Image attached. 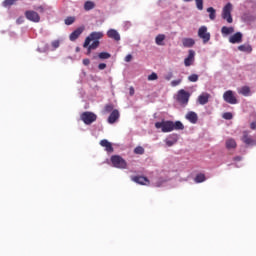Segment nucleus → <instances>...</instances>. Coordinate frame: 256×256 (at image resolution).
I'll list each match as a JSON object with an SVG mask.
<instances>
[{
	"label": "nucleus",
	"mask_w": 256,
	"mask_h": 256,
	"mask_svg": "<svg viewBox=\"0 0 256 256\" xmlns=\"http://www.w3.org/2000/svg\"><path fill=\"white\" fill-rule=\"evenodd\" d=\"M100 145L101 147H105V151H107V153H113V145L111 144V142H109V140H101Z\"/></svg>",
	"instance_id": "a211bd4d"
},
{
	"label": "nucleus",
	"mask_w": 256,
	"mask_h": 256,
	"mask_svg": "<svg viewBox=\"0 0 256 256\" xmlns=\"http://www.w3.org/2000/svg\"><path fill=\"white\" fill-rule=\"evenodd\" d=\"M186 119L190 121V123H193V111L187 113Z\"/></svg>",
	"instance_id": "58836bf2"
},
{
	"label": "nucleus",
	"mask_w": 256,
	"mask_h": 256,
	"mask_svg": "<svg viewBox=\"0 0 256 256\" xmlns=\"http://www.w3.org/2000/svg\"><path fill=\"white\" fill-rule=\"evenodd\" d=\"M242 41H243V34L241 32H236L235 34L229 37V43H232V45L241 43Z\"/></svg>",
	"instance_id": "9b49d317"
},
{
	"label": "nucleus",
	"mask_w": 256,
	"mask_h": 256,
	"mask_svg": "<svg viewBox=\"0 0 256 256\" xmlns=\"http://www.w3.org/2000/svg\"><path fill=\"white\" fill-rule=\"evenodd\" d=\"M82 63H83V65H85V67H87L88 65L91 64V60H89L88 58H85V59H83Z\"/></svg>",
	"instance_id": "c03bdc74"
},
{
	"label": "nucleus",
	"mask_w": 256,
	"mask_h": 256,
	"mask_svg": "<svg viewBox=\"0 0 256 256\" xmlns=\"http://www.w3.org/2000/svg\"><path fill=\"white\" fill-rule=\"evenodd\" d=\"M99 59H110L111 54L109 52H101L98 54Z\"/></svg>",
	"instance_id": "2f4dec72"
},
{
	"label": "nucleus",
	"mask_w": 256,
	"mask_h": 256,
	"mask_svg": "<svg viewBox=\"0 0 256 256\" xmlns=\"http://www.w3.org/2000/svg\"><path fill=\"white\" fill-rule=\"evenodd\" d=\"M65 25H73L75 23V17L69 16L64 20Z\"/></svg>",
	"instance_id": "7c9ffc66"
},
{
	"label": "nucleus",
	"mask_w": 256,
	"mask_h": 256,
	"mask_svg": "<svg viewBox=\"0 0 256 256\" xmlns=\"http://www.w3.org/2000/svg\"><path fill=\"white\" fill-rule=\"evenodd\" d=\"M158 79H159V76L155 72H153L151 75L148 76V81H157Z\"/></svg>",
	"instance_id": "c9c22d12"
},
{
	"label": "nucleus",
	"mask_w": 256,
	"mask_h": 256,
	"mask_svg": "<svg viewBox=\"0 0 256 256\" xmlns=\"http://www.w3.org/2000/svg\"><path fill=\"white\" fill-rule=\"evenodd\" d=\"M98 69H99L100 71H103V69H107V64H105V63H100V64L98 65Z\"/></svg>",
	"instance_id": "37998d69"
},
{
	"label": "nucleus",
	"mask_w": 256,
	"mask_h": 256,
	"mask_svg": "<svg viewBox=\"0 0 256 256\" xmlns=\"http://www.w3.org/2000/svg\"><path fill=\"white\" fill-rule=\"evenodd\" d=\"M182 43H183L184 47H193V39H191V38H184L182 40Z\"/></svg>",
	"instance_id": "c85d7f7f"
},
{
	"label": "nucleus",
	"mask_w": 256,
	"mask_h": 256,
	"mask_svg": "<svg viewBox=\"0 0 256 256\" xmlns=\"http://www.w3.org/2000/svg\"><path fill=\"white\" fill-rule=\"evenodd\" d=\"M241 141H243L245 143V145H248V146L256 145V140L253 139V137H251V135H249L248 131L243 132V136L241 138Z\"/></svg>",
	"instance_id": "9d476101"
},
{
	"label": "nucleus",
	"mask_w": 256,
	"mask_h": 256,
	"mask_svg": "<svg viewBox=\"0 0 256 256\" xmlns=\"http://www.w3.org/2000/svg\"><path fill=\"white\" fill-rule=\"evenodd\" d=\"M92 9H95V2L90 1V0L86 1L84 3V10L91 11Z\"/></svg>",
	"instance_id": "b1692460"
},
{
	"label": "nucleus",
	"mask_w": 256,
	"mask_h": 256,
	"mask_svg": "<svg viewBox=\"0 0 256 256\" xmlns=\"http://www.w3.org/2000/svg\"><path fill=\"white\" fill-rule=\"evenodd\" d=\"M119 117H120L119 110H113L108 117V123H110V125H113V123L117 122Z\"/></svg>",
	"instance_id": "dca6fc26"
},
{
	"label": "nucleus",
	"mask_w": 256,
	"mask_h": 256,
	"mask_svg": "<svg viewBox=\"0 0 256 256\" xmlns=\"http://www.w3.org/2000/svg\"><path fill=\"white\" fill-rule=\"evenodd\" d=\"M238 51H242V53H252L253 47L250 44H242L238 46Z\"/></svg>",
	"instance_id": "6ab92c4d"
},
{
	"label": "nucleus",
	"mask_w": 256,
	"mask_h": 256,
	"mask_svg": "<svg viewBox=\"0 0 256 256\" xmlns=\"http://www.w3.org/2000/svg\"><path fill=\"white\" fill-rule=\"evenodd\" d=\"M237 142L233 138H229L226 140V149H236Z\"/></svg>",
	"instance_id": "412c9836"
},
{
	"label": "nucleus",
	"mask_w": 256,
	"mask_h": 256,
	"mask_svg": "<svg viewBox=\"0 0 256 256\" xmlns=\"http://www.w3.org/2000/svg\"><path fill=\"white\" fill-rule=\"evenodd\" d=\"M199 80V76L196 74H193V82H197Z\"/></svg>",
	"instance_id": "09e8293b"
},
{
	"label": "nucleus",
	"mask_w": 256,
	"mask_h": 256,
	"mask_svg": "<svg viewBox=\"0 0 256 256\" xmlns=\"http://www.w3.org/2000/svg\"><path fill=\"white\" fill-rule=\"evenodd\" d=\"M83 31H85V28L83 27H79L76 30H74L69 36L70 41H77V39H79V36L83 33Z\"/></svg>",
	"instance_id": "4468645a"
},
{
	"label": "nucleus",
	"mask_w": 256,
	"mask_h": 256,
	"mask_svg": "<svg viewBox=\"0 0 256 256\" xmlns=\"http://www.w3.org/2000/svg\"><path fill=\"white\" fill-rule=\"evenodd\" d=\"M99 39H103V32H92L88 37H86L83 47H89V45H91V41H93V43H98L99 47Z\"/></svg>",
	"instance_id": "7ed1b4c3"
},
{
	"label": "nucleus",
	"mask_w": 256,
	"mask_h": 256,
	"mask_svg": "<svg viewBox=\"0 0 256 256\" xmlns=\"http://www.w3.org/2000/svg\"><path fill=\"white\" fill-rule=\"evenodd\" d=\"M179 140V137L176 134L170 135L166 140L165 143L167 147H173L175 143Z\"/></svg>",
	"instance_id": "f3484780"
},
{
	"label": "nucleus",
	"mask_w": 256,
	"mask_h": 256,
	"mask_svg": "<svg viewBox=\"0 0 256 256\" xmlns=\"http://www.w3.org/2000/svg\"><path fill=\"white\" fill-rule=\"evenodd\" d=\"M241 159H242L241 156H236L233 158V161H241Z\"/></svg>",
	"instance_id": "8fccbe9b"
},
{
	"label": "nucleus",
	"mask_w": 256,
	"mask_h": 256,
	"mask_svg": "<svg viewBox=\"0 0 256 256\" xmlns=\"http://www.w3.org/2000/svg\"><path fill=\"white\" fill-rule=\"evenodd\" d=\"M250 129H252L253 131H255V129H256V122H252V123L250 124Z\"/></svg>",
	"instance_id": "de8ad7c7"
},
{
	"label": "nucleus",
	"mask_w": 256,
	"mask_h": 256,
	"mask_svg": "<svg viewBox=\"0 0 256 256\" xmlns=\"http://www.w3.org/2000/svg\"><path fill=\"white\" fill-rule=\"evenodd\" d=\"M207 12L209 13V18L211 19V21H215V17H217L215 8L209 7L207 8Z\"/></svg>",
	"instance_id": "cd10ccee"
},
{
	"label": "nucleus",
	"mask_w": 256,
	"mask_h": 256,
	"mask_svg": "<svg viewBox=\"0 0 256 256\" xmlns=\"http://www.w3.org/2000/svg\"><path fill=\"white\" fill-rule=\"evenodd\" d=\"M156 129H162V133H171L173 131V121H162L155 123Z\"/></svg>",
	"instance_id": "39448f33"
},
{
	"label": "nucleus",
	"mask_w": 256,
	"mask_h": 256,
	"mask_svg": "<svg viewBox=\"0 0 256 256\" xmlns=\"http://www.w3.org/2000/svg\"><path fill=\"white\" fill-rule=\"evenodd\" d=\"M25 17L28 19V21H32L33 23H39L41 21V17L39 16V13L28 10L25 12Z\"/></svg>",
	"instance_id": "1a4fd4ad"
},
{
	"label": "nucleus",
	"mask_w": 256,
	"mask_h": 256,
	"mask_svg": "<svg viewBox=\"0 0 256 256\" xmlns=\"http://www.w3.org/2000/svg\"><path fill=\"white\" fill-rule=\"evenodd\" d=\"M99 47V42H93L92 44H89L85 49H87L86 55H91V51L97 49Z\"/></svg>",
	"instance_id": "5701e85b"
},
{
	"label": "nucleus",
	"mask_w": 256,
	"mask_h": 256,
	"mask_svg": "<svg viewBox=\"0 0 256 256\" xmlns=\"http://www.w3.org/2000/svg\"><path fill=\"white\" fill-rule=\"evenodd\" d=\"M40 11H43V7H40Z\"/></svg>",
	"instance_id": "864d4df0"
},
{
	"label": "nucleus",
	"mask_w": 256,
	"mask_h": 256,
	"mask_svg": "<svg viewBox=\"0 0 256 256\" xmlns=\"http://www.w3.org/2000/svg\"><path fill=\"white\" fill-rule=\"evenodd\" d=\"M185 129V126H183V123L181 121L173 122V131H183Z\"/></svg>",
	"instance_id": "393cba45"
},
{
	"label": "nucleus",
	"mask_w": 256,
	"mask_h": 256,
	"mask_svg": "<svg viewBox=\"0 0 256 256\" xmlns=\"http://www.w3.org/2000/svg\"><path fill=\"white\" fill-rule=\"evenodd\" d=\"M134 153L136 155H143V153H145V149L141 146H137L135 149H134Z\"/></svg>",
	"instance_id": "72a5a7b5"
},
{
	"label": "nucleus",
	"mask_w": 256,
	"mask_h": 256,
	"mask_svg": "<svg viewBox=\"0 0 256 256\" xmlns=\"http://www.w3.org/2000/svg\"><path fill=\"white\" fill-rule=\"evenodd\" d=\"M193 61V50H189V56L184 60L186 67H189Z\"/></svg>",
	"instance_id": "bb28decb"
},
{
	"label": "nucleus",
	"mask_w": 256,
	"mask_h": 256,
	"mask_svg": "<svg viewBox=\"0 0 256 256\" xmlns=\"http://www.w3.org/2000/svg\"><path fill=\"white\" fill-rule=\"evenodd\" d=\"M198 37L202 39L203 43H209V41L211 40V34L207 32V28L205 26L199 28Z\"/></svg>",
	"instance_id": "6e6552de"
},
{
	"label": "nucleus",
	"mask_w": 256,
	"mask_h": 256,
	"mask_svg": "<svg viewBox=\"0 0 256 256\" xmlns=\"http://www.w3.org/2000/svg\"><path fill=\"white\" fill-rule=\"evenodd\" d=\"M210 98L211 94L204 92L200 96H198L197 103H199V105H207V103H209Z\"/></svg>",
	"instance_id": "f8f14e48"
},
{
	"label": "nucleus",
	"mask_w": 256,
	"mask_h": 256,
	"mask_svg": "<svg viewBox=\"0 0 256 256\" xmlns=\"http://www.w3.org/2000/svg\"><path fill=\"white\" fill-rule=\"evenodd\" d=\"M111 163L113 167H116L117 169H127V162L121 156H112Z\"/></svg>",
	"instance_id": "423d86ee"
},
{
	"label": "nucleus",
	"mask_w": 256,
	"mask_h": 256,
	"mask_svg": "<svg viewBox=\"0 0 256 256\" xmlns=\"http://www.w3.org/2000/svg\"><path fill=\"white\" fill-rule=\"evenodd\" d=\"M189 97H191V94L184 89H181L174 96V99L179 105H187L189 103Z\"/></svg>",
	"instance_id": "f257e3e1"
},
{
	"label": "nucleus",
	"mask_w": 256,
	"mask_h": 256,
	"mask_svg": "<svg viewBox=\"0 0 256 256\" xmlns=\"http://www.w3.org/2000/svg\"><path fill=\"white\" fill-rule=\"evenodd\" d=\"M221 33H222V35H231V34L235 33V28L233 26H231V27L223 26L221 28Z\"/></svg>",
	"instance_id": "aec40b11"
},
{
	"label": "nucleus",
	"mask_w": 256,
	"mask_h": 256,
	"mask_svg": "<svg viewBox=\"0 0 256 256\" xmlns=\"http://www.w3.org/2000/svg\"><path fill=\"white\" fill-rule=\"evenodd\" d=\"M105 111L106 113H111V111H113V104H107L105 106Z\"/></svg>",
	"instance_id": "ea45409f"
},
{
	"label": "nucleus",
	"mask_w": 256,
	"mask_h": 256,
	"mask_svg": "<svg viewBox=\"0 0 256 256\" xmlns=\"http://www.w3.org/2000/svg\"><path fill=\"white\" fill-rule=\"evenodd\" d=\"M194 1H195L196 9H198V11H203V0H194Z\"/></svg>",
	"instance_id": "f704fd0d"
},
{
	"label": "nucleus",
	"mask_w": 256,
	"mask_h": 256,
	"mask_svg": "<svg viewBox=\"0 0 256 256\" xmlns=\"http://www.w3.org/2000/svg\"><path fill=\"white\" fill-rule=\"evenodd\" d=\"M197 119H198L197 113L193 112V123L194 124L197 123Z\"/></svg>",
	"instance_id": "49530a36"
},
{
	"label": "nucleus",
	"mask_w": 256,
	"mask_h": 256,
	"mask_svg": "<svg viewBox=\"0 0 256 256\" xmlns=\"http://www.w3.org/2000/svg\"><path fill=\"white\" fill-rule=\"evenodd\" d=\"M185 2L192 1V0H184Z\"/></svg>",
	"instance_id": "5fc2aeb1"
},
{
	"label": "nucleus",
	"mask_w": 256,
	"mask_h": 256,
	"mask_svg": "<svg viewBox=\"0 0 256 256\" xmlns=\"http://www.w3.org/2000/svg\"><path fill=\"white\" fill-rule=\"evenodd\" d=\"M232 11L233 4H231V2H228L222 9L221 17L224 21H227V23H233V16L231 15Z\"/></svg>",
	"instance_id": "f03ea898"
},
{
	"label": "nucleus",
	"mask_w": 256,
	"mask_h": 256,
	"mask_svg": "<svg viewBox=\"0 0 256 256\" xmlns=\"http://www.w3.org/2000/svg\"><path fill=\"white\" fill-rule=\"evenodd\" d=\"M129 93H130L131 96L135 95V88L130 87L129 88Z\"/></svg>",
	"instance_id": "a18cd8bd"
},
{
	"label": "nucleus",
	"mask_w": 256,
	"mask_h": 256,
	"mask_svg": "<svg viewBox=\"0 0 256 256\" xmlns=\"http://www.w3.org/2000/svg\"><path fill=\"white\" fill-rule=\"evenodd\" d=\"M156 45H163V41H165V35L164 34H159L156 36Z\"/></svg>",
	"instance_id": "c756f323"
},
{
	"label": "nucleus",
	"mask_w": 256,
	"mask_h": 256,
	"mask_svg": "<svg viewBox=\"0 0 256 256\" xmlns=\"http://www.w3.org/2000/svg\"><path fill=\"white\" fill-rule=\"evenodd\" d=\"M124 61L126 63H131V61H133V55H131V54L126 55Z\"/></svg>",
	"instance_id": "a19ab883"
},
{
	"label": "nucleus",
	"mask_w": 256,
	"mask_h": 256,
	"mask_svg": "<svg viewBox=\"0 0 256 256\" xmlns=\"http://www.w3.org/2000/svg\"><path fill=\"white\" fill-rule=\"evenodd\" d=\"M17 3V0H4L3 6L4 7H11V5H15Z\"/></svg>",
	"instance_id": "473e14b6"
},
{
	"label": "nucleus",
	"mask_w": 256,
	"mask_h": 256,
	"mask_svg": "<svg viewBox=\"0 0 256 256\" xmlns=\"http://www.w3.org/2000/svg\"><path fill=\"white\" fill-rule=\"evenodd\" d=\"M172 87H177V85H181V79L173 80L171 82Z\"/></svg>",
	"instance_id": "79ce46f5"
},
{
	"label": "nucleus",
	"mask_w": 256,
	"mask_h": 256,
	"mask_svg": "<svg viewBox=\"0 0 256 256\" xmlns=\"http://www.w3.org/2000/svg\"><path fill=\"white\" fill-rule=\"evenodd\" d=\"M239 93L244 97H249L251 95V88H249V86H244L239 90Z\"/></svg>",
	"instance_id": "4be33fe9"
},
{
	"label": "nucleus",
	"mask_w": 256,
	"mask_h": 256,
	"mask_svg": "<svg viewBox=\"0 0 256 256\" xmlns=\"http://www.w3.org/2000/svg\"><path fill=\"white\" fill-rule=\"evenodd\" d=\"M206 179L205 174L199 173L195 176L194 181L195 183H203L206 181Z\"/></svg>",
	"instance_id": "a878e982"
},
{
	"label": "nucleus",
	"mask_w": 256,
	"mask_h": 256,
	"mask_svg": "<svg viewBox=\"0 0 256 256\" xmlns=\"http://www.w3.org/2000/svg\"><path fill=\"white\" fill-rule=\"evenodd\" d=\"M171 77H173V75H172V74H170V75L166 76V80H167V81H169V80L171 79Z\"/></svg>",
	"instance_id": "3c124183"
},
{
	"label": "nucleus",
	"mask_w": 256,
	"mask_h": 256,
	"mask_svg": "<svg viewBox=\"0 0 256 256\" xmlns=\"http://www.w3.org/2000/svg\"><path fill=\"white\" fill-rule=\"evenodd\" d=\"M223 99L226 103H229L230 105H237V97H235V94H233L232 90H228L224 92Z\"/></svg>",
	"instance_id": "0eeeda50"
},
{
	"label": "nucleus",
	"mask_w": 256,
	"mask_h": 256,
	"mask_svg": "<svg viewBox=\"0 0 256 256\" xmlns=\"http://www.w3.org/2000/svg\"><path fill=\"white\" fill-rule=\"evenodd\" d=\"M188 79H189V81H193V75H190V76L188 77Z\"/></svg>",
	"instance_id": "603ef678"
},
{
	"label": "nucleus",
	"mask_w": 256,
	"mask_h": 256,
	"mask_svg": "<svg viewBox=\"0 0 256 256\" xmlns=\"http://www.w3.org/2000/svg\"><path fill=\"white\" fill-rule=\"evenodd\" d=\"M51 45H52L53 49H59V46L61 45V41L54 40V41H52Z\"/></svg>",
	"instance_id": "e433bc0d"
},
{
	"label": "nucleus",
	"mask_w": 256,
	"mask_h": 256,
	"mask_svg": "<svg viewBox=\"0 0 256 256\" xmlns=\"http://www.w3.org/2000/svg\"><path fill=\"white\" fill-rule=\"evenodd\" d=\"M80 119L83 121V123H85V125H91L97 121V114L86 111L80 115Z\"/></svg>",
	"instance_id": "20e7f679"
},
{
	"label": "nucleus",
	"mask_w": 256,
	"mask_h": 256,
	"mask_svg": "<svg viewBox=\"0 0 256 256\" xmlns=\"http://www.w3.org/2000/svg\"><path fill=\"white\" fill-rule=\"evenodd\" d=\"M107 36L109 39H114V41H121V35L115 29L108 30Z\"/></svg>",
	"instance_id": "2eb2a0df"
},
{
	"label": "nucleus",
	"mask_w": 256,
	"mask_h": 256,
	"mask_svg": "<svg viewBox=\"0 0 256 256\" xmlns=\"http://www.w3.org/2000/svg\"><path fill=\"white\" fill-rule=\"evenodd\" d=\"M223 119L230 121V119H233V114L231 112H225L223 114Z\"/></svg>",
	"instance_id": "4c0bfd02"
},
{
	"label": "nucleus",
	"mask_w": 256,
	"mask_h": 256,
	"mask_svg": "<svg viewBox=\"0 0 256 256\" xmlns=\"http://www.w3.org/2000/svg\"><path fill=\"white\" fill-rule=\"evenodd\" d=\"M132 181L138 183V185H149V178L145 176H134L132 177Z\"/></svg>",
	"instance_id": "ddd939ff"
}]
</instances>
